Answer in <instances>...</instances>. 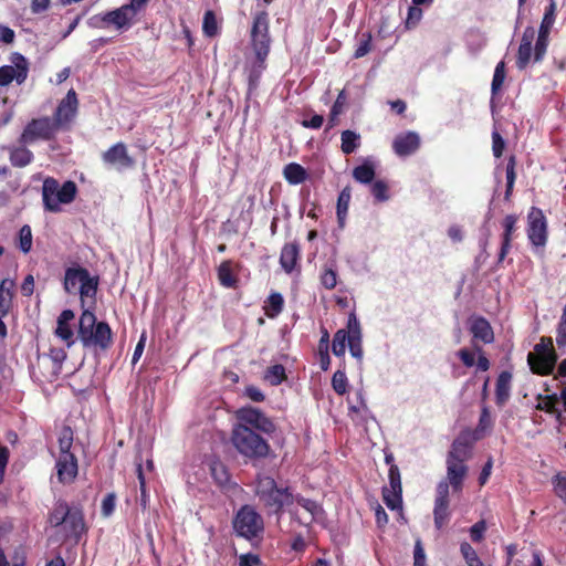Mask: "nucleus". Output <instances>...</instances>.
Instances as JSON below:
<instances>
[{
    "instance_id": "obj_31",
    "label": "nucleus",
    "mask_w": 566,
    "mask_h": 566,
    "mask_svg": "<svg viewBox=\"0 0 566 566\" xmlns=\"http://www.w3.org/2000/svg\"><path fill=\"white\" fill-rule=\"evenodd\" d=\"M34 159L33 153L25 145L9 148V160L13 167L23 168Z\"/></svg>"
},
{
    "instance_id": "obj_18",
    "label": "nucleus",
    "mask_w": 566,
    "mask_h": 566,
    "mask_svg": "<svg viewBox=\"0 0 566 566\" xmlns=\"http://www.w3.org/2000/svg\"><path fill=\"white\" fill-rule=\"evenodd\" d=\"M518 216L506 214L502 220L503 232L501 234V247L497 254L496 265L500 266L512 249V242L516 237Z\"/></svg>"
},
{
    "instance_id": "obj_36",
    "label": "nucleus",
    "mask_w": 566,
    "mask_h": 566,
    "mask_svg": "<svg viewBox=\"0 0 566 566\" xmlns=\"http://www.w3.org/2000/svg\"><path fill=\"white\" fill-rule=\"evenodd\" d=\"M340 140V149L345 155L353 154L360 146V135L350 129L342 132Z\"/></svg>"
},
{
    "instance_id": "obj_53",
    "label": "nucleus",
    "mask_w": 566,
    "mask_h": 566,
    "mask_svg": "<svg viewBox=\"0 0 566 566\" xmlns=\"http://www.w3.org/2000/svg\"><path fill=\"white\" fill-rule=\"evenodd\" d=\"M486 531V522L484 520L478 521L470 528V536L474 543H480L484 538Z\"/></svg>"
},
{
    "instance_id": "obj_35",
    "label": "nucleus",
    "mask_w": 566,
    "mask_h": 566,
    "mask_svg": "<svg viewBox=\"0 0 566 566\" xmlns=\"http://www.w3.org/2000/svg\"><path fill=\"white\" fill-rule=\"evenodd\" d=\"M283 175L291 185H300L307 178L305 168L296 163L287 164L283 169Z\"/></svg>"
},
{
    "instance_id": "obj_15",
    "label": "nucleus",
    "mask_w": 566,
    "mask_h": 566,
    "mask_svg": "<svg viewBox=\"0 0 566 566\" xmlns=\"http://www.w3.org/2000/svg\"><path fill=\"white\" fill-rule=\"evenodd\" d=\"M11 61L13 65L0 66V86H8L13 80L20 85L28 77V60L20 53H13Z\"/></svg>"
},
{
    "instance_id": "obj_44",
    "label": "nucleus",
    "mask_w": 566,
    "mask_h": 566,
    "mask_svg": "<svg viewBox=\"0 0 566 566\" xmlns=\"http://www.w3.org/2000/svg\"><path fill=\"white\" fill-rule=\"evenodd\" d=\"M202 31H203V34L208 38H213L219 32L216 14L211 10H208L205 12L203 22H202Z\"/></svg>"
},
{
    "instance_id": "obj_61",
    "label": "nucleus",
    "mask_w": 566,
    "mask_h": 566,
    "mask_svg": "<svg viewBox=\"0 0 566 566\" xmlns=\"http://www.w3.org/2000/svg\"><path fill=\"white\" fill-rule=\"evenodd\" d=\"M457 356L460 358L465 367H473L475 365L474 353L468 348H461L458 350Z\"/></svg>"
},
{
    "instance_id": "obj_21",
    "label": "nucleus",
    "mask_w": 566,
    "mask_h": 566,
    "mask_svg": "<svg viewBox=\"0 0 566 566\" xmlns=\"http://www.w3.org/2000/svg\"><path fill=\"white\" fill-rule=\"evenodd\" d=\"M57 481L62 484H71L78 474V463L75 454L59 457L55 463Z\"/></svg>"
},
{
    "instance_id": "obj_46",
    "label": "nucleus",
    "mask_w": 566,
    "mask_h": 566,
    "mask_svg": "<svg viewBox=\"0 0 566 566\" xmlns=\"http://www.w3.org/2000/svg\"><path fill=\"white\" fill-rule=\"evenodd\" d=\"M19 249L23 253H29L32 249V230L29 224H24L19 230Z\"/></svg>"
},
{
    "instance_id": "obj_13",
    "label": "nucleus",
    "mask_w": 566,
    "mask_h": 566,
    "mask_svg": "<svg viewBox=\"0 0 566 566\" xmlns=\"http://www.w3.org/2000/svg\"><path fill=\"white\" fill-rule=\"evenodd\" d=\"M137 13L126 3L117 9L107 11L103 15H95L92 21H99L101 23H94V27L106 28L108 25H115L116 29H129L137 18Z\"/></svg>"
},
{
    "instance_id": "obj_41",
    "label": "nucleus",
    "mask_w": 566,
    "mask_h": 566,
    "mask_svg": "<svg viewBox=\"0 0 566 566\" xmlns=\"http://www.w3.org/2000/svg\"><path fill=\"white\" fill-rule=\"evenodd\" d=\"M73 444V430L71 427L65 426L62 428L60 436H59V457L66 455V454H73L71 452V448Z\"/></svg>"
},
{
    "instance_id": "obj_14",
    "label": "nucleus",
    "mask_w": 566,
    "mask_h": 566,
    "mask_svg": "<svg viewBox=\"0 0 566 566\" xmlns=\"http://www.w3.org/2000/svg\"><path fill=\"white\" fill-rule=\"evenodd\" d=\"M66 359V352L60 347L50 348L48 354L38 358V368L44 380L52 382L57 379L62 371L63 361Z\"/></svg>"
},
{
    "instance_id": "obj_42",
    "label": "nucleus",
    "mask_w": 566,
    "mask_h": 566,
    "mask_svg": "<svg viewBox=\"0 0 566 566\" xmlns=\"http://www.w3.org/2000/svg\"><path fill=\"white\" fill-rule=\"evenodd\" d=\"M265 380L272 386H277L286 379L285 368L281 364L270 366L264 374Z\"/></svg>"
},
{
    "instance_id": "obj_26",
    "label": "nucleus",
    "mask_w": 566,
    "mask_h": 566,
    "mask_svg": "<svg viewBox=\"0 0 566 566\" xmlns=\"http://www.w3.org/2000/svg\"><path fill=\"white\" fill-rule=\"evenodd\" d=\"M75 314L72 310H64L57 317L55 335L64 340L70 347L74 344V333L71 327V321H73Z\"/></svg>"
},
{
    "instance_id": "obj_27",
    "label": "nucleus",
    "mask_w": 566,
    "mask_h": 566,
    "mask_svg": "<svg viewBox=\"0 0 566 566\" xmlns=\"http://www.w3.org/2000/svg\"><path fill=\"white\" fill-rule=\"evenodd\" d=\"M537 405L535 406L536 410L544 411L548 415L555 417V420L558 423L564 422L563 412L558 409L559 398L557 394L552 395H542L538 394L536 397Z\"/></svg>"
},
{
    "instance_id": "obj_19",
    "label": "nucleus",
    "mask_w": 566,
    "mask_h": 566,
    "mask_svg": "<svg viewBox=\"0 0 566 566\" xmlns=\"http://www.w3.org/2000/svg\"><path fill=\"white\" fill-rule=\"evenodd\" d=\"M479 437H472L471 431H462L452 442L447 454V460L465 463L471 458L473 441Z\"/></svg>"
},
{
    "instance_id": "obj_34",
    "label": "nucleus",
    "mask_w": 566,
    "mask_h": 566,
    "mask_svg": "<svg viewBox=\"0 0 566 566\" xmlns=\"http://www.w3.org/2000/svg\"><path fill=\"white\" fill-rule=\"evenodd\" d=\"M284 307V298L281 293L272 292L264 302V313L269 318H275L282 313Z\"/></svg>"
},
{
    "instance_id": "obj_40",
    "label": "nucleus",
    "mask_w": 566,
    "mask_h": 566,
    "mask_svg": "<svg viewBox=\"0 0 566 566\" xmlns=\"http://www.w3.org/2000/svg\"><path fill=\"white\" fill-rule=\"evenodd\" d=\"M210 471L213 480L221 486H226L231 479V475L227 467L219 460L213 461L210 464Z\"/></svg>"
},
{
    "instance_id": "obj_1",
    "label": "nucleus",
    "mask_w": 566,
    "mask_h": 566,
    "mask_svg": "<svg viewBox=\"0 0 566 566\" xmlns=\"http://www.w3.org/2000/svg\"><path fill=\"white\" fill-rule=\"evenodd\" d=\"M99 277L92 276L87 269L76 265L65 270L63 287L69 294H80L83 308L78 321L77 337L84 348L105 352L113 345V332L106 322H97L91 307H85L91 300L92 307L96 304Z\"/></svg>"
},
{
    "instance_id": "obj_11",
    "label": "nucleus",
    "mask_w": 566,
    "mask_h": 566,
    "mask_svg": "<svg viewBox=\"0 0 566 566\" xmlns=\"http://www.w3.org/2000/svg\"><path fill=\"white\" fill-rule=\"evenodd\" d=\"M527 239L536 254H542L548 240L547 219L542 209L532 207L527 213Z\"/></svg>"
},
{
    "instance_id": "obj_6",
    "label": "nucleus",
    "mask_w": 566,
    "mask_h": 566,
    "mask_svg": "<svg viewBox=\"0 0 566 566\" xmlns=\"http://www.w3.org/2000/svg\"><path fill=\"white\" fill-rule=\"evenodd\" d=\"M77 193L76 184L72 180L60 186L53 177H46L42 185V201L45 211L60 212L61 205H69L74 201Z\"/></svg>"
},
{
    "instance_id": "obj_3",
    "label": "nucleus",
    "mask_w": 566,
    "mask_h": 566,
    "mask_svg": "<svg viewBox=\"0 0 566 566\" xmlns=\"http://www.w3.org/2000/svg\"><path fill=\"white\" fill-rule=\"evenodd\" d=\"M254 493L269 515L274 514L280 518L285 510L291 516L296 515V509L292 507L293 492L291 488L279 486L272 476L259 474L255 480Z\"/></svg>"
},
{
    "instance_id": "obj_54",
    "label": "nucleus",
    "mask_w": 566,
    "mask_h": 566,
    "mask_svg": "<svg viewBox=\"0 0 566 566\" xmlns=\"http://www.w3.org/2000/svg\"><path fill=\"white\" fill-rule=\"evenodd\" d=\"M116 504V495L114 493H108L102 501V514L105 517H108L113 514Z\"/></svg>"
},
{
    "instance_id": "obj_50",
    "label": "nucleus",
    "mask_w": 566,
    "mask_h": 566,
    "mask_svg": "<svg viewBox=\"0 0 566 566\" xmlns=\"http://www.w3.org/2000/svg\"><path fill=\"white\" fill-rule=\"evenodd\" d=\"M389 489L402 492L400 471L397 464H391L388 471Z\"/></svg>"
},
{
    "instance_id": "obj_24",
    "label": "nucleus",
    "mask_w": 566,
    "mask_h": 566,
    "mask_svg": "<svg viewBox=\"0 0 566 566\" xmlns=\"http://www.w3.org/2000/svg\"><path fill=\"white\" fill-rule=\"evenodd\" d=\"M300 259L301 247L297 242H287L282 247L280 253V264L287 274L292 273L296 269L300 270Z\"/></svg>"
},
{
    "instance_id": "obj_5",
    "label": "nucleus",
    "mask_w": 566,
    "mask_h": 566,
    "mask_svg": "<svg viewBox=\"0 0 566 566\" xmlns=\"http://www.w3.org/2000/svg\"><path fill=\"white\" fill-rule=\"evenodd\" d=\"M230 442L245 462L263 461L272 453L269 441L245 424L232 427Z\"/></svg>"
},
{
    "instance_id": "obj_38",
    "label": "nucleus",
    "mask_w": 566,
    "mask_h": 566,
    "mask_svg": "<svg viewBox=\"0 0 566 566\" xmlns=\"http://www.w3.org/2000/svg\"><path fill=\"white\" fill-rule=\"evenodd\" d=\"M515 167H516V157H515V155H511L507 158L506 168H505V172H506V189H505V193H504L505 200H510L511 196L513 193V188H514V184L516 180Z\"/></svg>"
},
{
    "instance_id": "obj_55",
    "label": "nucleus",
    "mask_w": 566,
    "mask_h": 566,
    "mask_svg": "<svg viewBox=\"0 0 566 566\" xmlns=\"http://www.w3.org/2000/svg\"><path fill=\"white\" fill-rule=\"evenodd\" d=\"M473 348H474V352L478 354V359L475 361L478 369L481 370V371L489 370L491 364H490L489 358L485 356L482 347L479 346V345H475L473 343Z\"/></svg>"
},
{
    "instance_id": "obj_39",
    "label": "nucleus",
    "mask_w": 566,
    "mask_h": 566,
    "mask_svg": "<svg viewBox=\"0 0 566 566\" xmlns=\"http://www.w3.org/2000/svg\"><path fill=\"white\" fill-rule=\"evenodd\" d=\"M353 177L360 184H370L375 178V168L370 163H364L353 169Z\"/></svg>"
},
{
    "instance_id": "obj_9",
    "label": "nucleus",
    "mask_w": 566,
    "mask_h": 566,
    "mask_svg": "<svg viewBox=\"0 0 566 566\" xmlns=\"http://www.w3.org/2000/svg\"><path fill=\"white\" fill-rule=\"evenodd\" d=\"M61 125L54 118L43 116L31 119L19 137V143L22 145L33 144L34 142L52 140L55 138L56 133L60 130Z\"/></svg>"
},
{
    "instance_id": "obj_33",
    "label": "nucleus",
    "mask_w": 566,
    "mask_h": 566,
    "mask_svg": "<svg viewBox=\"0 0 566 566\" xmlns=\"http://www.w3.org/2000/svg\"><path fill=\"white\" fill-rule=\"evenodd\" d=\"M218 280L223 287L233 289L237 286L238 279L232 273V261L224 260L217 270Z\"/></svg>"
},
{
    "instance_id": "obj_62",
    "label": "nucleus",
    "mask_w": 566,
    "mask_h": 566,
    "mask_svg": "<svg viewBox=\"0 0 566 566\" xmlns=\"http://www.w3.org/2000/svg\"><path fill=\"white\" fill-rule=\"evenodd\" d=\"M244 395L254 402H262L265 399L261 389L253 385L245 387Z\"/></svg>"
},
{
    "instance_id": "obj_51",
    "label": "nucleus",
    "mask_w": 566,
    "mask_h": 566,
    "mask_svg": "<svg viewBox=\"0 0 566 566\" xmlns=\"http://www.w3.org/2000/svg\"><path fill=\"white\" fill-rule=\"evenodd\" d=\"M505 140L497 130L492 132V153L495 158H500L505 149Z\"/></svg>"
},
{
    "instance_id": "obj_60",
    "label": "nucleus",
    "mask_w": 566,
    "mask_h": 566,
    "mask_svg": "<svg viewBox=\"0 0 566 566\" xmlns=\"http://www.w3.org/2000/svg\"><path fill=\"white\" fill-rule=\"evenodd\" d=\"M413 566H426V554L420 541L415 544Z\"/></svg>"
},
{
    "instance_id": "obj_52",
    "label": "nucleus",
    "mask_w": 566,
    "mask_h": 566,
    "mask_svg": "<svg viewBox=\"0 0 566 566\" xmlns=\"http://www.w3.org/2000/svg\"><path fill=\"white\" fill-rule=\"evenodd\" d=\"M349 352L353 357L361 360L363 358V346H361V335H350L348 343Z\"/></svg>"
},
{
    "instance_id": "obj_64",
    "label": "nucleus",
    "mask_w": 566,
    "mask_h": 566,
    "mask_svg": "<svg viewBox=\"0 0 566 566\" xmlns=\"http://www.w3.org/2000/svg\"><path fill=\"white\" fill-rule=\"evenodd\" d=\"M261 564V559L259 555L255 554H243L239 558V565L240 566H255Z\"/></svg>"
},
{
    "instance_id": "obj_23",
    "label": "nucleus",
    "mask_w": 566,
    "mask_h": 566,
    "mask_svg": "<svg viewBox=\"0 0 566 566\" xmlns=\"http://www.w3.org/2000/svg\"><path fill=\"white\" fill-rule=\"evenodd\" d=\"M447 463V480H444L449 488L451 486L453 492H461L463 489V482L468 475L469 468L465 463L453 462L446 460Z\"/></svg>"
},
{
    "instance_id": "obj_25",
    "label": "nucleus",
    "mask_w": 566,
    "mask_h": 566,
    "mask_svg": "<svg viewBox=\"0 0 566 566\" xmlns=\"http://www.w3.org/2000/svg\"><path fill=\"white\" fill-rule=\"evenodd\" d=\"M469 331L474 339L481 340L483 344L494 342V332L486 318L478 316L471 319Z\"/></svg>"
},
{
    "instance_id": "obj_29",
    "label": "nucleus",
    "mask_w": 566,
    "mask_h": 566,
    "mask_svg": "<svg viewBox=\"0 0 566 566\" xmlns=\"http://www.w3.org/2000/svg\"><path fill=\"white\" fill-rule=\"evenodd\" d=\"M513 375L509 370L500 373L495 384V402L499 407L504 406L511 396V384Z\"/></svg>"
},
{
    "instance_id": "obj_10",
    "label": "nucleus",
    "mask_w": 566,
    "mask_h": 566,
    "mask_svg": "<svg viewBox=\"0 0 566 566\" xmlns=\"http://www.w3.org/2000/svg\"><path fill=\"white\" fill-rule=\"evenodd\" d=\"M233 528L238 536L253 539L263 533L264 522L256 510L247 504L237 512L233 518Z\"/></svg>"
},
{
    "instance_id": "obj_58",
    "label": "nucleus",
    "mask_w": 566,
    "mask_h": 566,
    "mask_svg": "<svg viewBox=\"0 0 566 566\" xmlns=\"http://www.w3.org/2000/svg\"><path fill=\"white\" fill-rule=\"evenodd\" d=\"M491 427H492V419H491L490 411L486 407H483L481 415H480V419H479V423H478L475 433H478L479 431H484Z\"/></svg>"
},
{
    "instance_id": "obj_47",
    "label": "nucleus",
    "mask_w": 566,
    "mask_h": 566,
    "mask_svg": "<svg viewBox=\"0 0 566 566\" xmlns=\"http://www.w3.org/2000/svg\"><path fill=\"white\" fill-rule=\"evenodd\" d=\"M371 195L378 202H384L389 199V188L386 181L376 180L370 188Z\"/></svg>"
},
{
    "instance_id": "obj_20",
    "label": "nucleus",
    "mask_w": 566,
    "mask_h": 566,
    "mask_svg": "<svg viewBox=\"0 0 566 566\" xmlns=\"http://www.w3.org/2000/svg\"><path fill=\"white\" fill-rule=\"evenodd\" d=\"M77 108V94L74 88H71L66 93L65 97L59 103L53 116L62 127L75 117Z\"/></svg>"
},
{
    "instance_id": "obj_28",
    "label": "nucleus",
    "mask_w": 566,
    "mask_h": 566,
    "mask_svg": "<svg viewBox=\"0 0 566 566\" xmlns=\"http://www.w3.org/2000/svg\"><path fill=\"white\" fill-rule=\"evenodd\" d=\"M294 503H296L297 505L303 507L310 514V517L307 521H302L297 514L292 516V518L294 521H297L302 525H310L315 520V517L323 511L322 506L316 501H314L312 499L304 497L300 493H297V494L293 493L292 505Z\"/></svg>"
},
{
    "instance_id": "obj_59",
    "label": "nucleus",
    "mask_w": 566,
    "mask_h": 566,
    "mask_svg": "<svg viewBox=\"0 0 566 566\" xmlns=\"http://www.w3.org/2000/svg\"><path fill=\"white\" fill-rule=\"evenodd\" d=\"M371 49V35L368 33L366 39L361 40L359 45L354 52V57L359 59L365 56Z\"/></svg>"
},
{
    "instance_id": "obj_32",
    "label": "nucleus",
    "mask_w": 566,
    "mask_h": 566,
    "mask_svg": "<svg viewBox=\"0 0 566 566\" xmlns=\"http://www.w3.org/2000/svg\"><path fill=\"white\" fill-rule=\"evenodd\" d=\"M350 199H352V188H350V186H346L339 192L338 198H337V203H336L337 222L340 228H343L345 226V220L347 218Z\"/></svg>"
},
{
    "instance_id": "obj_56",
    "label": "nucleus",
    "mask_w": 566,
    "mask_h": 566,
    "mask_svg": "<svg viewBox=\"0 0 566 566\" xmlns=\"http://www.w3.org/2000/svg\"><path fill=\"white\" fill-rule=\"evenodd\" d=\"M554 491L566 503V476L557 474L554 480Z\"/></svg>"
},
{
    "instance_id": "obj_12",
    "label": "nucleus",
    "mask_w": 566,
    "mask_h": 566,
    "mask_svg": "<svg viewBox=\"0 0 566 566\" xmlns=\"http://www.w3.org/2000/svg\"><path fill=\"white\" fill-rule=\"evenodd\" d=\"M238 422L234 426H248L255 432L272 436L276 431V424L259 408L252 406L241 407L235 411Z\"/></svg>"
},
{
    "instance_id": "obj_7",
    "label": "nucleus",
    "mask_w": 566,
    "mask_h": 566,
    "mask_svg": "<svg viewBox=\"0 0 566 566\" xmlns=\"http://www.w3.org/2000/svg\"><path fill=\"white\" fill-rule=\"evenodd\" d=\"M558 355L554 348L553 338L542 336L539 342L534 346V350L527 354V364L531 371L538 376L552 375Z\"/></svg>"
},
{
    "instance_id": "obj_17",
    "label": "nucleus",
    "mask_w": 566,
    "mask_h": 566,
    "mask_svg": "<svg viewBox=\"0 0 566 566\" xmlns=\"http://www.w3.org/2000/svg\"><path fill=\"white\" fill-rule=\"evenodd\" d=\"M102 160L105 165L117 170L132 168L135 164L134 158L128 154L127 147L123 142H118L102 154Z\"/></svg>"
},
{
    "instance_id": "obj_37",
    "label": "nucleus",
    "mask_w": 566,
    "mask_h": 566,
    "mask_svg": "<svg viewBox=\"0 0 566 566\" xmlns=\"http://www.w3.org/2000/svg\"><path fill=\"white\" fill-rule=\"evenodd\" d=\"M350 334L346 329H338L333 337L332 352L336 357H344Z\"/></svg>"
},
{
    "instance_id": "obj_22",
    "label": "nucleus",
    "mask_w": 566,
    "mask_h": 566,
    "mask_svg": "<svg viewBox=\"0 0 566 566\" xmlns=\"http://www.w3.org/2000/svg\"><path fill=\"white\" fill-rule=\"evenodd\" d=\"M420 143V136L418 133H400L392 140V150L399 157H407L419 149Z\"/></svg>"
},
{
    "instance_id": "obj_57",
    "label": "nucleus",
    "mask_w": 566,
    "mask_h": 566,
    "mask_svg": "<svg viewBox=\"0 0 566 566\" xmlns=\"http://www.w3.org/2000/svg\"><path fill=\"white\" fill-rule=\"evenodd\" d=\"M460 552L465 560V563L469 565V563H472L480 558L475 552V549L468 543L463 542L460 545Z\"/></svg>"
},
{
    "instance_id": "obj_4",
    "label": "nucleus",
    "mask_w": 566,
    "mask_h": 566,
    "mask_svg": "<svg viewBox=\"0 0 566 566\" xmlns=\"http://www.w3.org/2000/svg\"><path fill=\"white\" fill-rule=\"evenodd\" d=\"M49 523L52 527L60 528L64 541H73L74 544L87 532L83 509L70 506L64 500L55 503L49 514Z\"/></svg>"
},
{
    "instance_id": "obj_16",
    "label": "nucleus",
    "mask_w": 566,
    "mask_h": 566,
    "mask_svg": "<svg viewBox=\"0 0 566 566\" xmlns=\"http://www.w3.org/2000/svg\"><path fill=\"white\" fill-rule=\"evenodd\" d=\"M449 504V484L446 481H440L437 485L433 507V521L437 530H441L450 518Z\"/></svg>"
},
{
    "instance_id": "obj_48",
    "label": "nucleus",
    "mask_w": 566,
    "mask_h": 566,
    "mask_svg": "<svg viewBox=\"0 0 566 566\" xmlns=\"http://www.w3.org/2000/svg\"><path fill=\"white\" fill-rule=\"evenodd\" d=\"M332 386L336 394L344 395L347 391V377L345 371L336 370L332 378Z\"/></svg>"
},
{
    "instance_id": "obj_2",
    "label": "nucleus",
    "mask_w": 566,
    "mask_h": 566,
    "mask_svg": "<svg viewBox=\"0 0 566 566\" xmlns=\"http://www.w3.org/2000/svg\"><path fill=\"white\" fill-rule=\"evenodd\" d=\"M555 15H556V1L552 0V3H549L544 12V17L542 19L538 35L535 42L534 46V54L533 59L534 62H541L547 51L548 46V38L551 30L555 22ZM535 38V29L533 27H526L521 39V43L517 50L516 55V67L518 70H524L527 67V65L531 62L532 59V52H533V41Z\"/></svg>"
},
{
    "instance_id": "obj_8",
    "label": "nucleus",
    "mask_w": 566,
    "mask_h": 566,
    "mask_svg": "<svg viewBox=\"0 0 566 566\" xmlns=\"http://www.w3.org/2000/svg\"><path fill=\"white\" fill-rule=\"evenodd\" d=\"M251 45L255 53V59L260 62L261 69H265V61L270 53V20L265 10L259 11L253 15L251 27Z\"/></svg>"
},
{
    "instance_id": "obj_63",
    "label": "nucleus",
    "mask_w": 566,
    "mask_h": 566,
    "mask_svg": "<svg viewBox=\"0 0 566 566\" xmlns=\"http://www.w3.org/2000/svg\"><path fill=\"white\" fill-rule=\"evenodd\" d=\"M34 292V276L32 274H28L22 284H21V293L23 296L30 297Z\"/></svg>"
},
{
    "instance_id": "obj_45",
    "label": "nucleus",
    "mask_w": 566,
    "mask_h": 566,
    "mask_svg": "<svg viewBox=\"0 0 566 566\" xmlns=\"http://www.w3.org/2000/svg\"><path fill=\"white\" fill-rule=\"evenodd\" d=\"M505 63L503 61L499 62L495 66L492 83H491V93L492 96L499 94L502 88V85L505 80Z\"/></svg>"
},
{
    "instance_id": "obj_49",
    "label": "nucleus",
    "mask_w": 566,
    "mask_h": 566,
    "mask_svg": "<svg viewBox=\"0 0 566 566\" xmlns=\"http://www.w3.org/2000/svg\"><path fill=\"white\" fill-rule=\"evenodd\" d=\"M321 283L327 290L337 285V272L333 268H325L321 274Z\"/></svg>"
},
{
    "instance_id": "obj_30",
    "label": "nucleus",
    "mask_w": 566,
    "mask_h": 566,
    "mask_svg": "<svg viewBox=\"0 0 566 566\" xmlns=\"http://www.w3.org/2000/svg\"><path fill=\"white\" fill-rule=\"evenodd\" d=\"M15 281L3 279L0 282V314L8 315L13 305Z\"/></svg>"
},
{
    "instance_id": "obj_43",
    "label": "nucleus",
    "mask_w": 566,
    "mask_h": 566,
    "mask_svg": "<svg viewBox=\"0 0 566 566\" xmlns=\"http://www.w3.org/2000/svg\"><path fill=\"white\" fill-rule=\"evenodd\" d=\"M381 493H382V500L388 509H390V510L401 509L402 492L389 489L388 486H384Z\"/></svg>"
}]
</instances>
